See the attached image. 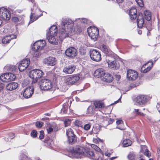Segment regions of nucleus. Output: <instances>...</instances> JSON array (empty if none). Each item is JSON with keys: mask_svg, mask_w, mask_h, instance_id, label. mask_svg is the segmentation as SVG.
<instances>
[{"mask_svg": "<svg viewBox=\"0 0 160 160\" xmlns=\"http://www.w3.org/2000/svg\"><path fill=\"white\" fill-rule=\"evenodd\" d=\"M43 122H42L39 121L37 122L36 123V126L37 128H41L43 125Z\"/></svg>", "mask_w": 160, "mask_h": 160, "instance_id": "42", "label": "nucleus"}, {"mask_svg": "<svg viewBox=\"0 0 160 160\" xmlns=\"http://www.w3.org/2000/svg\"><path fill=\"white\" fill-rule=\"evenodd\" d=\"M10 136L9 139H8V138H7V139L6 140V138L5 139V140L6 141H9V140H10L11 139H12L14 138V133H10Z\"/></svg>", "mask_w": 160, "mask_h": 160, "instance_id": "53", "label": "nucleus"}, {"mask_svg": "<svg viewBox=\"0 0 160 160\" xmlns=\"http://www.w3.org/2000/svg\"><path fill=\"white\" fill-rule=\"evenodd\" d=\"M68 105L67 103H65L63 105L62 108L61 110V113H68Z\"/></svg>", "mask_w": 160, "mask_h": 160, "instance_id": "34", "label": "nucleus"}, {"mask_svg": "<svg viewBox=\"0 0 160 160\" xmlns=\"http://www.w3.org/2000/svg\"><path fill=\"white\" fill-rule=\"evenodd\" d=\"M156 107L158 110L159 112H160V104H158Z\"/></svg>", "mask_w": 160, "mask_h": 160, "instance_id": "57", "label": "nucleus"}, {"mask_svg": "<svg viewBox=\"0 0 160 160\" xmlns=\"http://www.w3.org/2000/svg\"><path fill=\"white\" fill-rule=\"evenodd\" d=\"M29 59H24L21 61V63L19 64L18 69L20 71L22 72L25 70L30 63Z\"/></svg>", "mask_w": 160, "mask_h": 160, "instance_id": "12", "label": "nucleus"}, {"mask_svg": "<svg viewBox=\"0 0 160 160\" xmlns=\"http://www.w3.org/2000/svg\"><path fill=\"white\" fill-rule=\"evenodd\" d=\"M46 42L44 40H40L35 42L33 46L34 50H41L45 46Z\"/></svg>", "mask_w": 160, "mask_h": 160, "instance_id": "11", "label": "nucleus"}, {"mask_svg": "<svg viewBox=\"0 0 160 160\" xmlns=\"http://www.w3.org/2000/svg\"><path fill=\"white\" fill-rule=\"evenodd\" d=\"M44 134L43 131L42 130L40 132L39 138L40 139H43L44 138Z\"/></svg>", "mask_w": 160, "mask_h": 160, "instance_id": "50", "label": "nucleus"}, {"mask_svg": "<svg viewBox=\"0 0 160 160\" xmlns=\"http://www.w3.org/2000/svg\"><path fill=\"white\" fill-rule=\"evenodd\" d=\"M80 77L77 74L71 75L66 79L65 82L69 85H78L80 83Z\"/></svg>", "mask_w": 160, "mask_h": 160, "instance_id": "4", "label": "nucleus"}, {"mask_svg": "<svg viewBox=\"0 0 160 160\" xmlns=\"http://www.w3.org/2000/svg\"><path fill=\"white\" fill-rule=\"evenodd\" d=\"M116 1L118 3H122L123 0H116Z\"/></svg>", "mask_w": 160, "mask_h": 160, "instance_id": "61", "label": "nucleus"}, {"mask_svg": "<svg viewBox=\"0 0 160 160\" xmlns=\"http://www.w3.org/2000/svg\"><path fill=\"white\" fill-rule=\"evenodd\" d=\"M65 54L68 57L73 58L77 56V51L74 48L71 47L66 50Z\"/></svg>", "mask_w": 160, "mask_h": 160, "instance_id": "13", "label": "nucleus"}, {"mask_svg": "<svg viewBox=\"0 0 160 160\" xmlns=\"http://www.w3.org/2000/svg\"><path fill=\"white\" fill-rule=\"evenodd\" d=\"M102 49L104 52L106 53H108L109 51L108 47L106 45H102Z\"/></svg>", "mask_w": 160, "mask_h": 160, "instance_id": "41", "label": "nucleus"}, {"mask_svg": "<svg viewBox=\"0 0 160 160\" xmlns=\"http://www.w3.org/2000/svg\"><path fill=\"white\" fill-rule=\"evenodd\" d=\"M93 104L96 108H103L105 107L104 103L101 101H94Z\"/></svg>", "mask_w": 160, "mask_h": 160, "instance_id": "27", "label": "nucleus"}, {"mask_svg": "<svg viewBox=\"0 0 160 160\" xmlns=\"http://www.w3.org/2000/svg\"><path fill=\"white\" fill-rule=\"evenodd\" d=\"M47 38L48 42L52 44H58V40L57 38V35L51 34L50 33H47Z\"/></svg>", "mask_w": 160, "mask_h": 160, "instance_id": "14", "label": "nucleus"}, {"mask_svg": "<svg viewBox=\"0 0 160 160\" xmlns=\"http://www.w3.org/2000/svg\"><path fill=\"white\" fill-rule=\"evenodd\" d=\"M87 32L89 36L94 40H96L99 34L98 28L94 26H90L88 28Z\"/></svg>", "mask_w": 160, "mask_h": 160, "instance_id": "7", "label": "nucleus"}, {"mask_svg": "<svg viewBox=\"0 0 160 160\" xmlns=\"http://www.w3.org/2000/svg\"><path fill=\"white\" fill-rule=\"evenodd\" d=\"M129 15L131 20H135L137 17V9L134 8L130 9L129 10Z\"/></svg>", "mask_w": 160, "mask_h": 160, "instance_id": "22", "label": "nucleus"}, {"mask_svg": "<svg viewBox=\"0 0 160 160\" xmlns=\"http://www.w3.org/2000/svg\"><path fill=\"white\" fill-rule=\"evenodd\" d=\"M107 63L108 67L113 70L118 69L119 68L120 64L118 62L116 59L113 61L108 60Z\"/></svg>", "mask_w": 160, "mask_h": 160, "instance_id": "16", "label": "nucleus"}, {"mask_svg": "<svg viewBox=\"0 0 160 160\" xmlns=\"http://www.w3.org/2000/svg\"><path fill=\"white\" fill-rule=\"evenodd\" d=\"M95 150L98 152H100L101 151V149L98 147L95 148Z\"/></svg>", "mask_w": 160, "mask_h": 160, "instance_id": "58", "label": "nucleus"}, {"mask_svg": "<svg viewBox=\"0 0 160 160\" xmlns=\"http://www.w3.org/2000/svg\"><path fill=\"white\" fill-rule=\"evenodd\" d=\"M73 24V21L71 19H62L61 22L62 29L59 37L60 41H62L64 38L69 36V33L68 32L72 31Z\"/></svg>", "mask_w": 160, "mask_h": 160, "instance_id": "1", "label": "nucleus"}, {"mask_svg": "<svg viewBox=\"0 0 160 160\" xmlns=\"http://www.w3.org/2000/svg\"><path fill=\"white\" fill-rule=\"evenodd\" d=\"M91 125L89 124H87L85 125L83 127V128L86 130H88L90 128Z\"/></svg>", "mask_w": 160, "mask_h": 160, "instance_id": "51", "label": "nucleus"}, {"mask_svg": "<svg viewBox=\"0 0 160 160\" xmlns=\"http://www.w3.org/2000/svg\"><path fill=\"white\" fill-rule=\"evenodd\" d=\"M23 20L22 16H19L17 17H14L12 18V21L15 22H22Z\"/></svg>", "mask_w": 160, "mask_h": 160, "instance_id": "30", "label": "nucleus"}, {"mask_svg": "<svg viewBox=\"0 0 160 160\" xmlns=\"http://www.w3.org/2000/svg\"><path fill=\"white\" fill-rule=\"evenodd\" d=\"M134 112L136 114H138L139 115L144 116V114L143 113L139 111V109H134Z\"/></svg>", "mask_w": 160, "mask_h": 160, "instance_id": "45", "label": "nucleus"}, {"mask_svg": "<svg viewBox=\"0 0 160 160\" xmlns=\"http://www.w3.org/2000/svg\"><path fill=\"white\" fill-rule=\"evenodd\" d=\"M37 132L35 130H32L31 133V135L32 137L35 138L37 136Z\"/></svg>", "mask_w": 160, "mask_h": 160, "instance_id": "47", "label": "nucleus"}, {"mask_svg": "<svg viewBox=\"0 0 160 160\" xmlns=\"http://www.w3.org/2000/svg\"><path fill=\"white\" fill-rule=\"evenodd\" d=\"M128 158L129 160H134L135 158V155L132 153H130L128 155Z\"/></svg>", "mask_w": 160, "mask_h": 160, "instance_id": "43", "label": "nucleus"}, {"mask_svg": "<svg viewBox=\"0 0 160 160\" xmlns=\"http://www.w3.org/2000/svg\"><path fill=\"white\" fill-rule=\"evenodd\" d=\"M90 56L92 60L96 62L99 61L101 59L100 52L96 49H91L90 51Z\"/></svg>", "mask_w": 160, "mask_h": 160, "instance_id": "10", "label": "nucleus"}, {"mask_svg": "<svg viewBox=\"0 0 160 160\" xmlns=\"http://www.w3.org/2000/svg\"><path fill=\"white\" fill-rule=\"evenodd\" d=\"M91 147L92 148L94 149V150L96 148H97V147H98V146L94 144H92L91 146Z\"/></svg>", "mask_w": 160, "mask_h": 160, "instance_id": "59", "label": "nucleus"}, {"mask_svg": "<svg viewBox=\"0 0 160 160\" xmlns=\"http://www.w3.org/2000/svg\"><path fill=\"white\" fill-rule=\"evenodd\" d=\"M33 92L34 88L32 87H28L24 90L23 93V96L26 98H29L31 97Z\"/></svg>", "mask_w": 160, "mask_h": 160, "instance_id": "17", "label": "nucleus"}, {"mask_svg": "<svg viewBox=\"0 0 160 160\" xmlns=\"http://www.w3.org/2000/svg\"><path fill=\"white\" fill-rule=\"evenodd\" d=\"M131 141L128 139L124 140L122 142V144L124 147H128L131 146Z\"/></svg>", "mask_w": 160, "mask_h": 160, "instance_id": "35", "label": "nucleus"}, {"mask_svg": "<svg viewBox=\"0 0 160 160\" xmlns=\"http://www.w3.org/2000/svg\"><path fill=\"white\" fill-rule=\"evenodd\" d=\"M141 152L144 153V155L147 157L148 158L151 156V153L147 149V146L146 145L142 146H141Z\"/></svg>", "mask_w": 160, "mask_h": 160, "instance_id": "28", "label": "nucleus"}, {"mask_svg": "<svg viewBox=\"0 0 160 160\" xmlns=\"http://www.w3.org/2000/svg\"><path fill=\"white\" fill-rule=\"evenodd\" d=\"M153 62L149 61L147 63L143 65L141 68V71L143 73H145L149 71L153 66Z\"/></svg>", "mask_w": 160, "mask_h": 160, "instance_id": "18", "label": "nucleus"}, {"mask_svg": "<svg viewBox=\"0 0 160 160\" xmlns=\"http://www.w3.org/2000/svg\"><path fill=\"white\" fill-rule=\"evenodd\" d=\"M11 17L10 11L4 8H0V18L5 20H8Z\"/></svg>", "mask_w": 160, "mask_h": 160, "instance_id": "9", "label": "nucleus"}, {"mask_svg": "<svg viewBox=\"0 0 160 160\" xmlns=\"http://www.w3.org/2000/svg\"><path fill=\"white\" fill-rule=\"evenodd\" d=\"M18 84L15 82H11L7 85L6 89L9 91H12L16 89L18 87Z\"/></svg>", "mask_w": 160, "mask_h": 160, "instance_id": "23", "label": "nucleus"}, {"mask_svg": "<svg viewBox=\"0 0 160 160\" xmlns=\"http://www.w3.org/2000/svg\"><path fill=\"white\" fill-rule=\"evenodd\" d=\"M95 109L94 107L92 106H89L87 109V112L88 114H92L95 112Z\"/></svg>", "mask_w": 160, "mask_h": 160, "instance_id": "37", "label": "nucleus"}, {"mask_svg": "<svg viewBox=\"0 0 160 160\" xmlns=\"http://www.w3.org/2000/svg\"><path fill=\"white\" fill-rule=\"evenodd\" d=\"M75 125L78 127H82V123L80 121H75L74 122Z\"/></svg>", "mask_w": 160, "mask_h": 160, "instance_id": "46", "label": "nucleus"}, {"mask_svg": "<svg viewBox=\"0 0 160 160\" xmlns=\"http://www.w3.org/2000/svg\"><path fill=\"white\" fill-rule=\"evenodd\" d=\"M0 80L3 82H7V73H4L0 76Z\"/></svg>", "mask_w": 160, "mask_h": 160, "instance_id": "39", "label": "nucleus"}, {"mask_svg": "<svg viewBox=\"0 0 160 160\" xmlns=\"http://www.w3.org/2000/svg\"><path fill=\"white\" fill-rule=\"evenodd\" d=\"M113 153L112 152L111 153H108L107 152H105V155L106 156H108V157H110V156L111 155V154Z\"/></svg>", "mask_w": 160, "mask_h": 160, "instance_id": "56", "label": "nucleus"}, {"mask_svg": "<svg viewBox=\"0 0 160 160\" xmlns=\"http://www.w3.org/2000/svg\"><path fill=\"white\" fill-rule=\"evenodd\" d=\"M116 77L119 80L121 78V76L119 75H118L116 76Z\"/></svg>", "mask_w": 160, "mask_h": 160, "instance_id": "64", "label": "nucleus"}, {"mask_svg": "<svg viewBox=\"0 0 160 160\" xmlns=\"http://www.w3.org/2000/svg\"><path fill=\"white\" fill-rule=\"evenodd\" d=\"M43 62L45 64L51 66H54L56 63L55 58L53 57H50L46 58Z\"/></svg>", "mask_w": 160, "mask_h": 160, "instance_id": "19", "label": "nucleus"}, {"mask_svg": "<svg viewBox=\"0 0 160 160\" xmlns=\"http://www.w3.org/2000/svg\"><path fill=\"white\" fill-rule=\"evenodd\" d=\"M16 77L15 75L12 73H7V82L13 81L15 79Z\"/></svg>", "mask_w": 160, "mask_h": 160, "instance_id": "32", "label": "nucleus"}, {"mask_svg": "<svg viewBox=\"0 0 160 160\" xmlns=\"http://www.w3.org/2000/svg\"><path fill=\"white\" fill-rule=\"evenodd\" d=\"M136 85L135 84L132 83V84H130V87L131 88H134L136 87Z\"/></svg>", "mask_w": 160, "mask_h": 160, "instance_id": "60", "label": "nucleus"}, {"mask_svg": "<svg viewBox=\"0 0 160 160\" xmlns=\"http://www.w3.org/2000/svg\"><path fill=\"white\" fill-rule=\"evenodd\" d=\"M38 83L41 89L44 90H49L52 88V86L51 81L47 79H41L39 81Z\"/></svg>", "mask_w": 160, "mask_h": 160, "instance_id": "5", "label": "nucleus"}, {"mask_svg": "<svg viewBox=\"0 0 160 160\" xmlns=\"http://www.w3.org/2000/svg\"><path fill=\"white\" fill-rule=\"evenodd\" d=\"M4 87V84L0 82V91L2 90Z\"/></svg>", "mask_w": 160, "mask_h": 160, "instance_id": "54", "label": "nucleus"}, {"mask_svg": "<svg viewBox=\"0 0 160 160\" xmlns=\"http://www.w3.org/2000/svg\"><path fill=\"white\" fill-rule=\"evenodd\" d=\"M16 38V36L13 34L5 36L2 39V42L4 44L9 43L11 39Z\"/></svg>", "mask_w": 160, "mask_h": 160, "instance_id": "21", "label": "nucleus"}, {"mask_svg": "<svg viewBox=\"0 0 160 160\" xmlns=\"http://www.w3.org/2000/svg\"><path fill=\"white\" fill-rule=\"evenodd\" d=\"M81 22L84 23H87V20L86 18H82L81 19Z\"/></svg>", "mask_w": 160, "mask_h": 160, "instance_id": "55", "label": "nucleus"}, {"mask_svg": "<svg viewBox=\"0 0 160 160\" xmlns=\"http://www.w3.org/2000/svg\"><path fill=\"white\" fill-rule=\"evenodd\" d=\"M145 18L148 21H149L151 19V12L148 10H146L144 12Z\"/></svg>", "mask_w": 160, "mask_h": 160, "instance_id": "33", "label": "nucleus"}, {"mask_svg": "<svg viewBox=\"0 0 160 160\" xmlns=\"http://www.w3.org/2000/svg\"><path fill=\"white\" fill-rule=\"evenodd\" d=\"M34 13H31L30 17V22L31 23L32 22L34 21L37 20L38 18L40 17V16H33Z\"/></svg>", "mask_w": 160, "mask_h": 160, "instance_id": "36", "label": "nucleus"}, {"mask_svg": "<svg viewBox=\"0 0 160 160\" xmlns=\"http://www.w3.org/2000/svg\"><path fill=\"white\" fill-rule=\"evenodd\" d=\"M25 154L24 153L22 154L21 155V160H25L28 158V156L27 155V153L26 152H25Z\"/></svg>", "mask_w": 160, "mask_h": 160, "instance_id": "49", "label": "nucleus"}, {"mask_svg": "<svg viewBox=\"0 0 160 160\" xmlns=\"http://www.w3.org/2000/svg\"><path fill=\"white\" fill-rule=\"evenodd\" d=\"M117 125V128L119 129H122L121 128L123 126V121H117L116 122Z\"/></svg>", "mask_w": 160, "mask_h": 160, "instance_id": "38", "label": "nucleus"}, {"mask_svg": "<svg viewBox=\"0 0 160 160\" xmlns=\"http://www.w3.org/2000/svg\"><path fill=\"white\" fill-rule=\"evenodd\" d=\"M105 73V72L103 69L99 68L95 71L94 73V75L98 78H99L103 76Z\"/></svg>", "mask_w": 160, "mask_h": 160, "instance_id": "25", "label": "nucleus"}, {"mask_svg": "<svg viewBox=\"0 0 160 160\" xmlns=\"http://www.w3.org/2000/svg\"><path fill=\"white\" fill-rule=\"evenodd\" d=\"M144 155L141 154H139L138 157V160H146Z\"/></svg>", "mask_w": 160, "mask_h": 160, "instance_id": "44", "label": "nucleus"}, {"mask_svg": "<svg viewBox=\"0 0 160 160\" xmlns=\"http://www.w3.org/2000/svg\"><path fill=\"white\" fill-rule=\"evenodd\" d=\"M76 68V66L73 65H69L64 68L63 72L66 74H70L73 72Z\"/></svg>", "mask_w": 160, "mask_h": 160, "instance_id": "20", "label": "nucleus"}, {"mask_svg": "<svg viewBox=\"0 0 160 160\" xmlns=\"http://www.w3.org/2000/svg\"><path fill=\"white\" fill-rule=\"evenodd\" d=\"M117 158V157H112L110 158V160H113V159Z\"/></svg>", "mask_w": 160, "mask_h": 160, "instance_id": "62", "label": "nucleus"}, {"mask_svg": "<svg viewBox=\"0 0 160 160\" xmlns=\"http://www.w3.org/2000/svg\"><path fill=\"white\" fill-rule=\"evenodd\" d=\"M66 134L68 137V142L71 145L74 144L77 141V138L71 129L70 128L67 131Z\"/></svg>", "mask_w": 160, "mask_h": 160, "instance_id": "8", "label": "nucleus"}, {"mask_svg": "<svg viewBox=\"0 0 160 160\" xmlns=\"http://www.w3.org/2000/svg\"><path fill=\"white\" fill-rule=\"evenodd\" d=\"M137 4L140 7H142L143 5V3L142 0H135Z\"/></svg>", "mask_w": 160, "mask_h": 160, "instance_id": "48", "label": "nucleus"}, {"mask_svg": "<svg viewBox=\"0 0 160 160\" xmlns=\"http://www.w3.org/2000/svg\"><path fill=\"white\" fill-rule=\"evenodd\" d=\"M120 98H119L118 100H117L114 103H113V104H116V103H117L118 102H119V100H120Z\"/></svg>", "mask_w": 160, "mask_h": 160, "instance_id": "63", "label": "nucleus"}, {"mask_svg": "<svg viewBox=\"0 0 160 160\" xmlns=\"http://www.w3.org/2000/svg\"><path fill=\"white\" fill-rule=\"evenodd\" d=\"M71 152L77 158L83 157L84 155L91 159H94V152L90 150L85 149L82 147H77L71 151Z\"/></svg>", "mask_w": 160, "mask_h": 160, "instance_id": "2", "label": "nucleus"}, {"mask_svg": "<svg viewBox=\"0 0 160 160\" xmlns=\"http://www.w3.org/2000/svg\"><path fill=\"white\" fill-rule=\"evenodd\" d=\"M47 124V130L48 133H50L52 132L53 130V128L55 127V125L54 123L52 124H51L48 122H46Z\"/></svg>", "mask_w": 160, "mask_h": 160, "instance_id": "31", "label": "nucleus"}, {"mask_svg": "<svg viewBox=\"0 0 160 160\" xmlns=\"http://www.w3.org/2000/svg\"><path fill=\"white\" fill-rule=\"evenodd\" d=\"M64 124L65 127H67L70 125L71 123V121H64Z\"/></svg>", "mask_w": 160, "mask_h": 160, "instance_id": "52", "label": "nucleus"}, {"mask_svg": "<svg viewBox=\"0 0 160 160\" xmlns=\"http://www.w3.org/2000/svg\"><path fill=\"white\" fill-rule=\"evenodd\" d=\"M34 52L33 56L36 58H39L41 55V53L40 52V50H34Z\"/></svg>", "mask_w": 160, "mask_h": 160, "instance_id": "40", "label": "nucleus"}, {"mask_svg": "<svg viewBox=\"0 0 160 160\" xmlns=\"http://www.w3.org/2000/svg\"><path fill=\"white\" fill-rule=\"evenodd\" d=\"M57 26L53 25L51 26L49 29V31L47 33H50L51 34L57 35Z\"/></svg>", "mask_w": 160, "mask_h": 160, "instance_id": "29", "label": "nucleus"}, {"mask_svg": "<svg viewBox=\"0 0 160 160\" xmlns=\"http://www.w3.org/2000/svg\"><path fill=\"white\" fill-rule=\"evenodd\" d=\"M137 25L139 28L142 27L144 23V18L142 14H139L137 19Z\"/></svg>", "mask_w": 160, "mask_h": 160, "instance_id": "24", "label": "nucleus"}, {"mask_svg": "<svg viewBox=\"0 0 160 160\" xmlns=\"http://www.w3.org/2000/svg\"><path fill=\"white\" fill-rule=\"evenodd\" d=\"M103 76L104 77L102 79L103 81L107 82H111L113 80L112 76L109 73H105Z\"/></svg>", "mask_w": 160, "mask_h": 160, "instance_id": "26", "label": "nucleus"}, {"mask_svg": "<svg viewBox=\"0 0 160 160\" xmlns=\"http://www.w3.org/2000/svg\"><path fill=\"white\" fill-rule=\"evenodd\" d=\"M150 100L149 97L146 95L140 94L136 97V102L142 107L145 106Z\"/></svg>", "mask_w": 160, "mask_h": 160, "instance_id": "6", "label": "nucleus"}, {"mask_svg": "<svg viewBox=\"0 0 160 160\" xmlns=\"http://www.w3.org/2000/svg\"><path fill=\"white\" fill-rule=\"evenodd\" d=\"M43 72L41 70L35 69L30 71L29 73V77L32 79V82L36 83L38 79L41 78L43 75Z\"/></svg>", "mask_w": 160, "mask_h": 160, "instance_id": "3", "label": "nucleus"}, {"mask_svg": "<svg viewBox=\"0 0 160 160\" xmlns=\"http://www.w3.org/2000/svg\"><path fill=\"white\" fill-rule=\"evenodd\" d=\"M127 78L129 80H134L138 77L137 72L132 70H129L127 72Z\"/></svg>", "mask_w": 160, "mask_h": 160, "instance_id": "15", "label": "nucleus"}]
</instances>
